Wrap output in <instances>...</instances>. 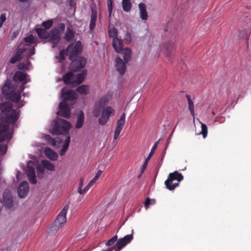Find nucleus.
<instances>
[{
    "instance_id": "nucleus-34",
    "label": "nucleus",
    "mask_w": 251,
    "mask_h": 251,
    "mask_svg": "<svg viewBox=\"0 0 251 251\" xmlns=\"http://www.w3.org/2000/svg\"><path fill=\"white\" fill-rule=\"evenodd\" d=\"M200 123L201 124V131L200 133L202 135L203 137L205 138L207 134V127L206 125L201 123V121H199Z\"/></svg>"
},
{
    "instance_id": "nucleus-11",
    "label": "nucleus",
    "mask_w": 251,
    "mask_h": 251,
    "mask_svg": "<svg viewBox=\"0 0 251 251\" xmlns=\"http://www.w3.org/2000/svg\"><path fill=\"white\" fill-rule=\"evenodd\" d=\"M131 51L127 48L124 50V62L119 57L116 59V68L117 71L121 75H123L126 69V63L129 61L131 57Z\"/></svg>"
},
{
    "instance_id": "nucleus-31",
    "label": "nucleus",
    "mask_w": 251,
    "mask_h": 251,
    "mask_svg": "<svg viewBox=\"0 0 251 251\" xmlns=\"http://www.w3.org/2000/svg\"><path fill=\"white\" fill-rule=\"evenodd\" d=\"M74 32L70 28H68L66 31V33L64 36V39H65L66 41L68 42H70L74 39Z\"/></svg>"
},
{
    "instance_id": "nucleus-4",
    "label": "nucleus",
    "mask_w": 251,
    "mask_h": 251,
    "mask_svg": "<svg viewBox=\"0 0 251 251\" xmlns=\"http://www.w3.org/2000/svg\"><path fill=\"white\" fill-rule=\"evenodd\" d=\"M35 42L36 39L33 35H30L26 37L25 38L24 47L21 48L22 45H20L15 55L10 59V62L14 64L21 59H27L29 58L31 55L34 54V49L30 48L29 45Z\"/></svg>"
},
{
    "instance_id": "nucleus-12",
    "label": "nucleus",
    "mask_w": 251,
    "mask_h": 251,
    "mask_svg": "<svg viewBox=\"0 0 251 251\" xmlns=\"http://www.w3.org/2000/svg\"><path fill=\"white\" fill-rule=\"evenodd\" d=\"M65 24L60 23L58 25L57 28H54L50 31V42L53 44L52 48H54L59 42L60 33L65 30Z\"/></svg>"
},
{
    "instance_id": "nucleus-19",
    "label": "nucleus",
    "mask_w": 251,
    "mask_h": 251,
    "mask_svg": "<svg viewBox=\"0 0 251 251\" xmlns=\"http://www.w3.org/2000/svg\"><path fill=\"white\" fill-rule=\"evenodd\" d=\"M112 45L117 52L121 53L123 51H124L125 49H123V44L121 39L118 37L113 38Z\"/></svg>"
},
{
    "instance_id": "nucleus-41",
    "label": "nucleus",
    "mask_w": 251,
    "mask_h": 251,
    "mask_svg": "<svg viewBox=\"0 0 251 251\" xmlns=\"http://www.w3.org/2000/svg\"><path fill=\"white\" fill-rule=\"evenodd\" d=\"M155 203V201L154 200H152V201L150 200V198H147L145 202V207L147 209L149 207L150 204L153 205Z\"/></svg>"
},
{
    "instance_id": "nucleus-13",
    "label": "nucleus",
    "mask_w": 251,
    "mask_h": 251,
    "mask_svg": "<svg viewBox=\"0 0 251 251\" xmlns=\"http://www.w3.org/2000/svg\"><path fill=\"white\" fill-rule=\"evenodd\" d=\"M100 114L101 117L99 119L98 122L100 125H105L110 117L113 116L115 114V110L111 106H106L102 108Z\"/></svg>"
},
{
    "instance_id": "nucleus-2",
    "label": "nucleus",
    "mask_w": 251,
    "mask_h": 251,
    "mask_svg": "<svg viewBox=\"0 0 251 251\" xmlns=\"http://www.w3.org/2000/svg\"><path fill=\"white\" fill-rule=\"evenodd\" d=\"M82 47L80 41H77L75 44H71L66 50H61L60 52L59 61L61 62L65 59V56L68 55L69 59L72 61L71 64V69L75 72L78 71L83 68L86 64V60L84 57L77 56L82 50Z\"/></svg>"
},
{
    "instance_id": "nucleus-24",
    "label": "nucleus",
    "mask_w": 251,
    "mask_h": 251,
    "mask_svg": "<svg viewBox=\"0 0 251 251\" xmlns=\"http://www.w3.org/2000/svg\"><path fill=\"white\" fill-rule=\"evenodd\" d=\"M84 123V115L83 112L80 110L77 117L76 122L75 124V127L76 129H79L81 128Z\"/></svg>"
},
{
    "instance_id": "nucleus-43",
    "label": "nucleus",
    "mask_w": 251,
    "mask_h": 251,
    "mask_svg": "<svg viewBox=\"0 0 251 251\" xmlns=\"http://www.w3.org/2000/svg\"><path fill=\"white\" fill-rule=\"evenodd\" d=\"M96 181L94 180L93 178L88 183L87 185L84 188V191H87L89 188L94 184L95 183Z\"/></svg>"
},
{
    "instance_id": "nucleus-28",
    "label": "nucleus",
    "mask_w": 251,
    "mask_h": 251,
    "mask_svg": "<svg viewBox=\"0 0 251 251\" xmlns=\"http://www.w3.org/2000/svg\"><path fill=\"white\" fill-rule=\"evenodd\" d=\"M77 91L81 95H86L89 91V86L86 85L79 86L77 88Z\"/></svg>"
},
{
    "instance_id": "nucleus-5",
    "label": "nucleus",
    "mask_w": 251,
    "mask_h": 251,
    "mask_svg": "<svg viewBox=\"0 0 251 251\" xmlns=\"http://www.w3.org/2000/svg\"><path fill=\"white\" fill-rule=\"evenodd\" d=\"M61 97L64 101L60 103L59 111L57 112V114L69 118L71 116L70 109L65 100H75L77 98V95L74 90H66V88H63L61 90Z\"/></svg>"
},
{
    "instance_id": "nucleus-9",
    "label": "nucleus",
    "mask_w": 251,
    "mask_h": 251,
    "mask_svg": "<svg viewBox=\"0 0 251 251\" xmlns=\"http://www.w3.org/2000/svg\"><path fill=\"white\" fill-rule=\"evenodd\" d=\"M112 96L113 92L109 91L96 101L93 110V114L95 117L100 116L102 108L104 107L105 104L111 99Z\"/></svg>"
},
{
    "instance_id": "nucleus-25",
    "label": "nucleus",
    "mask_w": 251,
    "mask_h": 251,
    "mask_svg": "<svg viewBox=\"0 0 251 251\" xmlns=\"http://www.w3.org/2000/svg\"><path fill=\"white\" fill-rule=\"evenodd\" d=\"M45 154L46 156L50 160L55 161L57 159V154L50 148H46L45 149Z\"/></svg>"
},
{
    "instance_id": "nucleus-16",
    "label": "nucleus",
    "mask_w": 251,
    "mask_h": 251,
    "mask_svg": "<svg viewBox=\"0 0 251 251\" xmlns=\"http://www.w3.org/2000/svg\"><path fill=\"white\" fill-rule=\"evenodd\" d=\"M13 80L15 82H22V85L21 86L24 87L25 84L30 81V78L26 74L20 71H17L15 73L13 76Z\"/></svg>"
},
{
    "instance_id": "nucleus-22",
    "label": "nucleus",
    "mask_w": 251,
    "mask_h": 251,
    "mask_svg": "<svg viewBox=\"0 0 251 251\" xmlns=\"http://www.w3.org/2000/svg\"><path fill=\"white\" fill-rule=\"evenodd\" d=\"M140 13V18L143 20H147L148 15L147 11V6L144 3H140L138 5Z\"/></svg>"
},
{
    "instance_id": "nucleus-3",
    "label": "nucleus",
    "mask_w": 251,
    "mask_h": 251,
    "mask_svg": "<svg viewBox=\"0 0 251 251\" xmlns=\"http://www.w3.org/2000/svg\"><path fill=\"white\" fill-rule=\"evenodd\" d=\"M52 129L51 132L53 134H62L65 136L64 144L60 150V154L63 156L68 150L70 142L69 129L72 127L71 124L65 120L57 119L52 121Z\"/></svg>"
},
{
    "instance_id": "nucleus-10",
    "label": "nucleus",
    "mask_w": 251,
    "mask_h": 251,
    "mask_svg": "<svg viewBox=\"0 0 251 251\" xmlns=\"http://www.w3.org/2000/svg\"><path fill=\"white\" fill-rule=\"evenodd\" d=\"M183 179V176L177 171L170 173L167 179L165 181L166 188L169 190H173L179 185V182Z\"/></svg>"
},
{
    "instance_id": "nucleus-32",
    "label": "nucleus",
    "mask_w": 251,
    "mask_h": 251,
    "mask_svg": "<svg viewBox=\"0 0 251 251\" xmlns=\"http://www.w3.org/2000/svg\"><path fill=\"white\" fill-rule=\"evenodd\" d=\"M118 240V236L116 235L112 237L110 239H109L105 243V246L106 247H108V248H110L113 246H115L116 243V242H117Z\"/></svg>"
},
{
    "instance_id": "nucleus-39",
    "label": "nucleus",
    "mask_w": 251,
    "mask_h": 251,
    "mask_svg": "<svg viewBox=\"0 0 251 251\" xmlns=\"http://www.w3.org/2000/svg\"><path fill=\"white\" fill-rule=\"evenodd\" d=\"M108 33L110 37H113V38L117 37V30L115 28L113 27L109 29Z\"/></svg>"
},
{
    "instance_id": "nucleus-18",
    "label": "nucleus",
    "mask_w": 251,
    "mask_h": 251,
    "mask_svg": "<svg viewBox=\"0 0 251 251\" xmlns=\"http://www.w3.org/2000/svg\"><path fill=\"white\" fill-rule=\"evenodd\" d=\"M29 191V187L28 183L24 181L21 183L18 188V193L20 198L25 197L28 194Z\"/></svg>"
},
{
    "instance_id": "nucleus-51",
    "label": "nucleus",
    "mask_w": 251,
    "mask_h": 251,
    "mask_svg": "<svg viewBox=\"0 0 251 251\" xmlns=\"http://www.w3.org/2000/svg\"><path fill=\"white\" fill-rule=\"evenodd\" d=\"M115 251H118V250H114Z\"/></svg>"
},
{
    "instance_id": "nucleus-46",
    "label": "nucleus",
    "mask_w": 251,
    "mask_h": 251,
    "mask_svg": "<svg viewBox=\"0 0 251 251\" xmlns=\"http://www.w3.org/2000/svg\"><path fill=\"white\" fill-rule=\"evenodd\" d=\"M24 102L23 101H21L20 102H18L16 105V106L18 107V108H21V107H22L23 106H24Z\"/></svg>"
},
{
    "instance_id": "nucleus-14",
    "label": "nucleus",
    "mask_w": 251,
    "mask_h": 251,
    "mask_svg": "<svg viewBox=\"0 0 251 251\" xmlns=\"http://www.w3.org/2000/svg\"><path fill=\"white\" fill-rule=\"evenodd\" d=\"M16 199L12 196L10 192L8 190H5L3 193V203L5 207L10 210L12 209L16 205Z\"/></svg>"
},
{
    "instance_id": "nucleus-30",
    "label": "nucleus",
    "mask_w": 251,
    "mask_h": 251,
    "mask_svg": "<svg viewBox=\"0 0 251 251\" xmlns=\"http://www.w3.org/2000/svg\"><path fill=\"white\" fill-rule=\"evenodd\" d=\"M42 164L44 169L46 168L47 170L50 171L55 170L54 166L48 160H43L42 161Z\"/></svg>"
},
{
    "instance_id": "nucleus-48",
    "label": "nucleus",
    "mask_w": 251,
    "mask_h": 251,
    "mask_svg": "<svg viewBox=\"0 0 251 251\" xmlns=\"http://www.w3.org/2000/svg\"><path fill=\"white\" fill-rule=\"evenodd\" d=\"M20 2H27L28 0H19Z\"/></svg>"
},
{
    "instance_id": "nucleus-50",
    "label": "nucleus",
    "mask_w": 251,
    "mask_h": 251,
    "mask_svg": "<svg viewBox=\"0 0 251 251\" xmlns=\"http://www.w3.org/2000/svg\"><path fill=\"white\" fill-rule=\"evenodd\" d=\"M16 176H17V177H18V174H17Z\"/></svg>"
},
{
    "instance_id": "nucleus-21",
    "label": "nucleus",
    "mask_w": 251,
    "mask_h": 251,
    "mask_svg": "<svg viewBox=\"0 0 251 251\" xmlns=\"http://www.w3.org/2000/svg\"><path fill=\"white\" fill-rule=\"evenodd\" d=\"M175 44L172 41H169L162 45V50L167 55H170L174 49Z\"/></svg>"
},
{
    "instance_id": "nucleus-6",
    "label": "nucleus",
    "mask_w": 251,
    "mask_h": 251,
    "mask_svg": "<svg viewBox=\"0 0 251 251\" xmlns=\"http://www.w3.org/2000/svg\"><path fill=\"white\" fill-rule=\"evenodd\" d=\"M25 87L20 86L19 88L15 86L11 80H7L1 88L2 94L8 99L15 102H18L21 98V93L23 91Z\"/></svg>"
},
{
    "instance_id": "nucleus-20",
    "label": "nucleus",
    "mask_w": 251,
    "mask_h": 251,
    "mask_svg": "<svg viewBox=\"0 0 251 251\" xmlns=\"http://www.w3.org/2000/svg\"><path fill=\"white\" fill-rule=\"evenodd\" d=\"M160 140V139H159L157 141H156L155 143V144H154V145L153 146V147H152L150 153L149 154L148 157L146 158V159L144 162V163L142 166V168L141 169V173H143L144 172V171L147 167L148 162L150 160V159H151V156H152L153 154L154 153Z\"/></svg>"
},
{
    "instance_id": "nucleus-47",
    "label": "nucleus",
    "mask_w": 251,
    "mask_h": 251,
    "mask_svg": "<svg viewBox=\"0 0 251 251\" xmlns=\"http://www.w3.org/2000/svg\"><path fill=\"white\" fill-rule=\"evenodd\" d=\"M241 33H243L242 35H240L241 38L246 37L248 36L247 34L244 31L241 32Z\"/></svg>"
},
{
    "instance_id": "nucleus-37",
    "label": "nucleus",
    "mask_w": 251,
    "mask_h": 251,
    "mask_svg": "<svg viewBox=\"0 0 251 251\" xmlns=\"http://www.w3.org/2000/svg\"><path fill=\"white\" fill-rule=\"evenodd\" d=\"M83 182H84V179H83V178H81L80 180L79 185V186L77 189L78 192L81 195L84 194L85 192H87V191H84V189H82V186L83 185Z\"/></svg>"
},
{
    "instance_id": "nucleus-29",
    "label": "nucleus",
    "mask_w": 251,
    "mask_h": 251,
    "mask_svg": "<svg viewBox=\"0 0 251 251\" xmlns=\"http://www.w3.org/2000/svg\"><path fill=\"white\" fill-rule=\"evenodd\" d=\"M122 4L124 11L126 12L130 11L132 6L130 0H122Z\"/></svg>"
},
{
    "instance_id": "nucleus-35",
    "label": "nucleus",
    "mask_w": 251,
    "mask_h": 251,
    "mask_svg": "<svg viewBox=\"0 0 251 251\" xmlns=\"http://www.w3.org/2000/svg\"><path fill=\"white\" fill-rule=\"evenodd\" d=\"M45 169L41 165L38 166L37 168V173L38 178H41L44 176Z\"/></svg>"
},
{
    "instance_id": "nucleus-23",
    "label": "nucleus",
    "mask_w": 251,
    "mask_h": 251,
    "mask_svg": "<svg viewBox=\"0 0 251 251\" xmlns=\"http://www.w3.org/2000/svg\"><path fill=\"white\" fill-rule=\"evenodd\" d=\"M97 18V11L96 9L92 8V13L89 24L90 30L92 31L96 26Z\"/></svg>"
},
{
    "instance_id": "nucleus-45",
    "label": "nucleus",
    "mask_w": 251,
    "mask_h": 251,
    "mask_svg": "<svg viewBox=\"0 0 251 251\" xmlns=\"http://www.w3.org/2000/svg\"><path fill=\"white\" fill-rule=\"evenodd\" d=\"M102 174V171L100 170L98 171V172L96 174L95 177L93 178L94 180H95L96 181L99 179V178L100 176Z\"/></svg>"
},
{
    "instance_id": "nucleus-1",
    "label": "nucleus",
    "mask_w": 251,
    "mask_h": 251,
    "mask_svg": "<svg viewBox=\"0 0 251 251\" xmlns=\"http://www.w3.org/2000/svg\"><path fill=\"white\" fill-rule=\"evenodd\" d=\"M0 155L7 151V146L3 141L8 142L12 138L13 129L19 118V112L12 109L9 102L0 103Z\"/></svg>"
},
{
    "instance_id": "nucleus-36",
    "label": "nucleus",
    "mask_w": 251,
    "mask_h": 251,
    "mask_svg": "<svg viewBox=\"0 0 251 251\" xmlns=\"http://www.w3.org/2000/svg\"><path fill=\"white\" fill-rule=\"evenodd\" d=\"M53 20H49L43 22L42 23V25L45 27V29H49L52 25Z\"/></svg>"
},
{
    "instance_id": "nucleus-26",
    "label": "nucleus",
    "mask_w": 251,
    "mask_h": 251,
    "mask_svg": "<svg viewBox=\"0 0 251 251\" xmlns=\"http://www.w3.org/2000/svg\"><path fill=\"white\" fill-rule=\"evenodd\" d=\"M186 98L188 101V109L190 112L191 114L193 117V120L195 121V114L194 110V103L191 99V96L189 95H186Z\"/></svg>"
},
{
    "instance_id": "nucleus-33",
    "label": "nucleus",
    "mask_w": 251,
    "mask_h": 251,
    "mask_svg": "<svg viewBox=\"0 0 251 251\" xmlns=\"http://www.w3.org/2000/svg\"><path fill=\"white\" fill-rule=\"evenodd\" d=\"M19 70H29L31 68L30 62L28 60L26 61V63H20L18 66Z\"/></svg>"
},
{
    "instance_id": "nucleus-40",
    "label": "nucleus",
    "mask_w": 251,
    "mask_h": 251,
    "mask_svg": "<svg viewBox=\"0 0 251 251\" xmlns=\"http://www.w3.org/2000/svg\"><path fill=\"white\" fill-rule=\"evenodd\" d=\"M45 138L51 146H55L56 145V143L55 140L53 139L50 135H46L45 136Z\"/></svg>"
},
{
    "instance_id": "nucleus-38",
    "label": "nucleus",
    "mask_w": 251,
    "mask_h": 251,
    "mask_svg": "<svg viewBox=\"0 0 251 251\" xmlns=\"http://www.w3.org/2000/svg\"><path fill=\"white\" fill-rule=\"evenodd\" d=\"M112 3H113L112 0H107V9H108L109 16H111L112 12V9H113Z\"/></svg>"
},
{
    "instance_id": "nucleus-7",
    "label": "nucleus",
    "mask_w": 251,
    "mask_h": 251,
    "mask_svg": "<svg viewBox=\"0 0 251 251\" xmlns=\"http://www.w3.org/2000/svg\"><path fill=\"white\" fill-rule=\"evenodd\" d=\"M87 75V71L84 70L81 73L77 75H74L72 73L70 72L64 75L63 81L65 84H70L72 86H76L82 83L85 78Z\"/></svg>"
},
{
    "instance_id": "nucleus-8",
    "label": "nucleus",
    "mask_w": 251,
    "mask_h": 251,
    "mask_svg": "<svg viewBox=\"0 0 251 251\" xmlns=\"http://www.w3.org/2000/svg\"><path fill=\"white\" fill-rule=\"evenodd\" d=\"M68 209L69 206L66 205L57 216L52 226L50 227V230L52 233L58 231L66 223L67 220L66 214Z\"/></svg>"
},
{
    "instance_id": "nucleus-15",
    "label": "nucleus",
    "mask_w": 251,
    "mask_h": 251,
    "mask_svg": "<svg viewBox=\"0 0 251 251\" xmlns=\"http://www.w3.org/2000/svg\"><path fill=\"white\" fill-rule=\"evenodd\" d=\"M34 166L35 165L32 161H29L27 164L26 173L29 181L32 184H35L37 182Z\"/></svg>"
},
{
    "instance_id": "nucleus-27",
    "label": "nucleus",
    "mask_w": 251,
    "mask_h": 251,
    "mask_svg": "<svg viewBox=\"0 0 251 251\" xmlns=\"http://www.w3.org/2000/svg\"><path fill=\"white\" fill-rule=\"evenodd\" d=\"M36 31L38 35V36L40 38L43 39H47L49 38L50 40V33L49 34L47 30L45 29H43L41 27H38L36 29Z\"/></svg>"
},
{
    "instance_id": "nucleus-44",
    "label": "nucleus",
    "mask_w": 251,
    "mask_h": 251,
    "mask_svg": "<svg viewBox=\"0 0 251 251\" xmlns=\"http://www.w3.org/2000/svg\"><path fill=\"white\" fill-rule=\"evenodd\" d=\"M124 38L126 42L129 43L131 41V35L129 33H126Z\"/></svg>"
},
{
    "instance_id": "nucleus-17",
    "label": "nucleus",
    "mask_w": 251,
    "mask_h": 251,
    "mask_svg": "<svg viewBox=\"0 0 251 251\" xmlns=\"http://www.w3.org/2000/svg\"><path fill=\"white\" fill-rule=\"evenodd\" d=\"M126 123V114L123 113L121 116L120 119L118 120L116 123V127L115 129L114 139L116 140L119 136L120 133L123 129Z\"/></svg>"
},
{
    "instance_id": "nucleus-49",
    "label": "nucleus",
    "mask_w": 251,
    "mask_h": 251,
    "mask_svg": "<svg viewBox=\"0 0 251 251\" xmlns=\"http://www.w3.org/2000/svg\"><path fill=\"white\" fill-rule=\"evenodd\" d=\"M212 114L213 115H215V113L214 112H212Z\"/></svg>"
},
{
    "instance_id": "nucleus-42",
    "label": "nucleus",
    "mask_w": 251,
    "mask_h": 251,
    "mask_svg": "<svg viewBox=\"0 0 251 251\" xmlns=\"http://www.w3.org/2000/svg\"><path fill=\"white\" fill-rule=\"evenodd\" d=\"M6 20V14L2 13L0 16V28L2 27L3 24Z\"/></svg>"
}]
</instances>
